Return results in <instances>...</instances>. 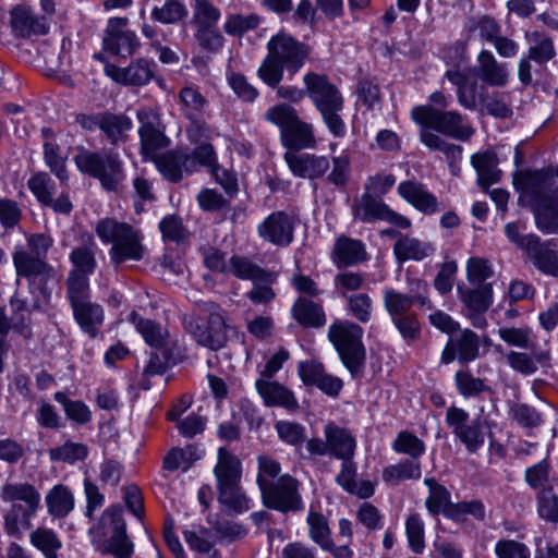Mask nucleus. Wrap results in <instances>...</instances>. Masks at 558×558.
Returning a JSON list of instances; mask_svg holds the SVG:
<instances>
[{
	"label": "nucleus",
	"mask_w": 558,
	"mask_h": 558,
	"mask_svg": "<svg viewBox=\"0 0 558 558\" xmlns=\"http://www.w3.org/2000/svg\"><path fill=\"white\" fill-rule=\"evenodd\" d=\"M336 263L353 265L366 259V251L363 243L350 238H339L335 245Z\"/></svg>",
	"instance_id": "58836bf2"
},
{
	"label": "nucleus",
	"mask_w": 558,
	"mask_h": 558,
	"mask_svg": "<svg viewBox=\"0 0 558 558\" xmlns=\"http://www.w3.org/2000/svg\"><path fill=\"white\" fill-rule=\"evenodd\" d=\"M353 215L355 218L365 222L385 220L402 229H409L411 227L410 219L393 211L385 203L374 198L369 193L362 195L355 203Z\"/></svg>",
	"instance_id": "dca6fc26"
},
{
	"label": "nucleus",
	"mask_w": 558,
	"mask_h": 558,
	"mask_svg": "<svg viewBox=\"0 0 558 558\" xmlns=\"http://www.w3.org/2000/svg\"><path fill=\"white\" fill-rule=\"evenodd\" d=\"M299 488L300 482L289 474L280 476L277 481L259 478V490L264 506L283 513L298 512L304 509Z\"/></svg>",
	"instance_id": "6e6552de"
},
{
	"label": "nucleus",
	"mask_w": 558,
	"mask_h": 558,
	"mask_svg": "<svg viewBox=\"0 0 558 558\" xmlns=\"http://www.w3.org/2000/svg\"><path fill=\"white\" fill-rule=\"evenodd\" d=\"M214 475L217 481V486L240 483L242 477V464L240 459L227 449L219 448Z\"/></svg>",
	"instance_id": "473e14b6"
},
{
	"label": "nucleus",
	"mask_w": 558,
	"mask_h": 558,
	"mask_svg": "<svg viewBox=\"0 0 558 558\" xmlns=\"http://www.w3.org/2000/svg\"><path fill=\"white\" fill-rule=\"evenodd\" d=\"M183 535L192 550L205 555L207 558H220L219 551L214 549V542L210 539L207 530L184 531Z\"/></svg>",
	"instance_id": "6e6d98bb"
},
{
	"label": "nucleus",
	"mask_w": 558,
	"mask_h": 558,
	"mask_svg": "<svg viewBox=\"0 0 558 558\" xmlns=\"http://www.w3.org/2000/svg\"><path fill=\"white\" fill-rule=\"evenodd\" d=\"M183 324L203 347L218 350L227 342L228 324L223 316H184Z\"/></svg>",
	"instance_id": "4468645a"
},
{
	"label": "nucleus",
	"mask_w": 558,
	"mask_h": 558,
	"mask_svg": "<svg viewBox=\"0 0 558 558\" xmlns=\"http://www.w3.org/2000/svg\"><path fill=\"white\" fill-rule=\"evenodd\" d=\"M159 230L165 241L180 243L190 236L189 230L182 219L175 215H168L159 222Z\"/></svg>",
	"instance_id": "13d9d810"
},
{
	"label": "nucleus",
	"mask_w": 558,
	"mask_h": 558,
	"mask_svg": "<svg viewBox=\"0 0 558 558\" xmlns=\"http://www.w3.org/2000/svg\"><path fill=\"white\" fill-rule=\"evenodd\" d=\"M99 530L102 536H109L105 547L107 553L116 558H129L131 556L133 544L126 535V524L120 506H111L102 512Z\"/></svg>",
	"instance_id": "ddd939ff"
},
{
	"label": "nucleus",
	"mask_w": 558,
	"mask_h": 558,
	"mask_svg": "<svg viewBox=\"0 0 558 558\" xmlns=\"http://www.w3.org/2000/svg\"><path fill=\"white\" fill-rule=\"evenodd\" d=\"M74 162L82 173L97 179L108 191L118 190L125 178L123 161L118 153L101 154L81 147Z\"/></svg>",
	"instance_id": "423d86ee"
},
{
	"label": "nucleus",
	"mask_w": 558,
	"mask_h": 558,
	"mask_svg": "<svg viewBox=\"0 0 558 558\" xmlns=\"http://www.w3.org/2000/svg\"><path fill=\"white\" fill-rule=\"evenodd\" d=\"M392 449L398 453L407 454L415 460L425 452V444L414 434L402 430L393 440Z\"/></svg>",
	"instance_id": "5fc2aeb1"
},
{
	"label": "nucleus",
	"mask_w": 558,
	"mask_h": 558,
	"mask_svg": "<svg viewBox=\"0 0 558 558\" xmlns=\"http://www.w3.org/2000/svg\"><path fill=\"white\" fill-rule=\"evenodd\" d=\"M446 424L469 452L475 453L484 446L488 429L485 418L477 416L470 422L465 410L451 405L446 411Z\"/></svg>",
	"instance_id": "9b49d317"
},
{
	"label": "nucleus",
	"mask_w": 558,
	"mask_h": 558,
	"mask_svg": "<svg viewBox=\"0 0 558 558\" xmlns=\"http://www.w3.org/2000/svg\"><path fill=\"white\" fill-rule=\"evenodd\" d=\"M294 226L295 216L279 210L266 217L257 231L265 241L277 246H288L293 241Z\"/></svg>",
	"instance_id": "a211bd4d"
},
{
	"label": "nucleus",
	"mask_w": 558,
	"mask_h": 558,
	"mask_svg": "<svg viewBox=\"0 0 558 558\" xmlns=\"http://www.w3.org/2000/svg\"><path fill=\"white\" fill-rule=\"evenodd\" d=\"M22 216V208L16 201L8 197L0 198V226L4 230H12L17 227Z\"/></svg>",
	"instance_id": "e2e57ef3"
},
{
	"label": "nucleus",
	"mask_w": 558,
	"mask_h": 558,
	"mask_svg": "<svg viewBox=\"0 0 558 558\" xmlns=\"http://www.w3.org/2000/svg\"><path fill=\"white\" fill-rule=\"evenodd\" d=\"M186 15V7L181 0H167L161 7H155L151 11V19L161 24H175Z\"/></svg>",
	"instance_id": "de8ad7c7"
},
{
	"label": "nucleus",
	"mask_w": 558,
	"mask_h": 558,
	"mask_svg": "<svg viewBox=\"0 0 558 558\" xmlns=\"http://www.w3.org/2000/svg\"><path fill=\"white\" fill-rule=\"evenodd\" d=\"M48 453L52 461L73 464L87 457L88 448L82 442L65 441L61 446L50 448Z\"/></svg>",
	"instance_id": "09e8293b"
},
{
	"label": "nucleus",
	"mask_w": 558,
	"mask_h": 558,
	"mask_svg": "<svg viewBox=\"0 0 558 558\" xmlns=\"http://www.w3.org/2000/svg\"><path fill=\"white\" fill-rule=\"evenodd\" d=\"M218 500L235 512H244L250 509V500L242 490L240 483L217 486Z\"/></svg>",
	"instance_id": "37998d69"
},
{
	"label": "nucleus",
	"mask_w": 558,
	"mask_h": 558,
	"mask_svg": "<svg viewBox=\"0 0 558 558\" xmlns=\"http://www.w3.org/2000/svg\"><path fill=\"white\" fill-rule=\"evenodd\" d=\"M95 243L92 235L87 236V242L84 246L76 247L72 251L70 255V260L75 266L73 271H80L85 274L86 277L90 275L96 266V260L94 256V247Z\"/></svg>",
	"instance_id": "603ef678"
},
{
	"label": "nucleus",
	"mask_w": 558,
	"mask_h": 558,
	"mask_svg": "<svg viewBox=\"0 0 558 558\" xmlns=\"http://www.w3.org/2000/svg\"><path fill=\"white\" fill-rule=\"evenodd\" d=\"M10 331L25 339L31 338V320L25 316H0V372L3 368L2 356L8 350L4 343V336Z\"/></svg>",
	"instance_id": "ea45409f"
},
{
	"label": "nucleus",
	"mask_w": 558,
	"mask_h": 558,
	"mask_svg": "<svg viewBox=\"0 0 558 558\" xmlns=\"http://www.w3.org/2000/svg\"><path fill=\"white\" fill-rule=\"evenodd\" d=\"M283 145L289 148H313L316 144L313 128L298 118L282 134Z\"/></svg>",
	"instance_id": "e433bc0d"
},
{
	"label": "nucleus",
	"mask_w": 558,
	"mask_h": 558,
	"mask_svg": "<svg viewBox=\"0 0 558 558\" xmlns=\"http://www.w3.org/2000/svg\"><path fill=\"white\" fill-rule=\"evenodd\" d=\"M29 543L45 558H59L58 551L62 548V541L52 529L46 526L36 527L29 533Z\"/></svg>",
	"instance_id": "4c0bfd02"
},
{
	"label": "nucleus",
	"mask_w": 558,
	"mask_h": 558,
	"mask_svg": "<svg viewBox=\"0 0 558 558\" xmlns=\"http://www.w3.org/2000/svg\"><path fill=\"white\" fill-rule=\"evenodd\" d=\"M0 498L9 507L2 512L3 531L21 539L32 529L33 520L41 505L39 490L28 482L7 480L0 487Z\"/></svg>",
	"instance_id": "f257e3e1"
},
{
	"label": "nucleus",
	"mask_w": 558,
	"mask_h": 558,
	"mask_svg": "<svg viewBox=\"0 0 558 558\" xmlns=\"http://www.w3.org/2000/svg\"><path fill=\"white\" fill-rule=\"evenodd\" d=\"M228 271L241 280H250L253 283H275L277 274L275 271L266 270L250 258L241 255H233L229 260Z\"/></svg>",
	"instance_id": "cd10ccee"
},
{
	"label": "nucleus",
	"mask_w": 558,
	"mask_h": 558,
	"mask_svg": "<svg viewBox=\"0 0 558 558\" xmlns=\"http://www.w3.org/2000/svg\"><path fill=\"white\" fill-rule=\"evenodd\" d=\"M457 290L461 302L472 312L484 313L492 304L493 289L489 283L480 284L474 289L458 286Z\"/></svg>",
	"instance_id": "c9c22d12"
},
{
	"label": "nucleus",
	"mask_w": 558,
	"mask_h": 558,
	"mask_svg": "<svg viewBox=\"0 0 558 558\" xmlns=\"http://www.w3.org/2000/svg\"><path fill=\"white\" fill-rule=\"evenodd\" d=\"M421 477V464L413 460H404L398 464L389 465L383 471V480L390 484H397L404 480H417Z\"/></svg>",
	"instance_id": "a18cd8bd"
},
{
	"label": "nucleus",
	"mask_w": 558,
	"mask_h": 558,
	"mask_svg": "<svg viewBox=\"0 0 558 558\" xmlns=\"http://www.w3.org/2000/svg\"><path fill=\"white\" fill-rule=\"evenodd\" d=\"M497 558H531L529 547L514 539H500L495 545Z\"/></svg>",
	"instance_id": "774afa93"
},
{
	"label": "nucleus",
	"mask_w": 558,
	"mask_h": 558,
	"mask_svg": "<svg viewBox=\"0 0 558 558\" xmlns=\"http://www.w3.org/2000/svg\"><path fill=\"white\" fill-rule=\"evenodd\" d=\"M66 286L73 314H96L100 311L97 304H93L89 301L88 277L85 274L71 271Z\"/></svg>",
	"instance_id": "5701e85b"
},
{
	"label": "nucleus",
	"mask_w": 558,
	"mask_h": 558,
	"mask_svg": "<svg viewBox=\"0 0 558 558\" xmlns=\"http://www.w3.org/2000/svg\"><path fill=\"white\" fill-rule=\"evenodd\" d=\"M311 454L335 459H353L356 450V440L350 429L329 422L324 426V439L311 438L306 442Z\"/></svg>",
	"instance_id": "9d476101"
},
{
	"label": "nucleus",
	"mask_w": 558,
	"mask_h": 558,
	"mask_svg": "<svg viewBox=\"0 0 558 558\" xmlns=\"http://www.w3.org/2000/svg\"><path fill=\"white\" fill-rule=\"evenodd\" d=\"M529 260L542 274L558 278V250L551 241H539Z\"/></svg>",
	"instance_id": "f704fd0d"
},
{
	"label": "nucleus",
	"mask_w": 558,
	"mask_h": 558,
	"mask_svg": "<svg viewBox=\"0 0 558 558\" xmlns=\"http://www.w3.org/2000/svg\"><path fill=\"white\" fill-rule=\"evenodd\" d=\"M47 512L54 519L66 518L74 509L73 492L63 484L52 486L45 496Z\"/></svg>",
	"instance_id": "7c9ffc66"
},
{
	"label": "nucleus",
	"mask_w": 558,
	"mask_h": 558,
	"mask_svg": "<svg viewBox=\"0 0 558 558\" xmlns=\"http://www.w3.org/2000/svg\"><path fill=\"white\" fill-rule=\"evenodd\" d=\"M284 160L294 175L310 180L322 178L330 168L327 157L313 154L287 151Z\"/></svg>",
	"instance_id": "4be33fe9"
},
{
	"label": "nucleus",
	"mask_w": 558,
	"mask_h": 558,
	"mask_svg": "<svg viewBox=\"0 0 558 558\" xmlns=\"http://www.w3.org/2000/svg\"><path fill=\"white\" fill-rule=\"evenodd\" d=\"M259 22V16L254 13L247 15L229 14L226 17L223 29L228 35L242 36L246 32L255 29Z\"/></svg>",
	"instance_id": "4d7b16f0"
},
{
	"label": "nucleus",
	"mask_w": 558,
	"mask_h": 558,
	"mask_svg": "<svg viewBox=\"0 0 558 558\" xmlns=\"http://www.w3.org/2000/svg\"><path fill=\"white\" fill-rule=\"evenodd\" d=\"M538 515L551 523L558 522V495L553 486H548L538 492L536 497Z\"/></svg>",
	"instance_id": "864d4df0"
},
{
	"label": "nucleus",
	"mask_w": 558,
	"mask_h": 558,
	"mask_svg": "<svg viewBox=\"0 0 558 558\" xmlns=\"http://www.w3.org/2000/svg\"><path fill=\"white\" fill-rule=\"evenodd\" d=\"M424 483L429 488V495L425 501L427 510L433 514L442 512L449 517V512L453 506V504H451L449 500L450 493L445 486L438 484L434 478H425Z\"/></svg>",
	"instance_id": "a19ab883"
},
{
	"label": "nucleus",
	"mask_w": 558,
	"mask_h": 558,
	"mask_svg": "<svg viewBox=\"0 0 558 558\" xmlns=\"http://www.w3.org/2000/svg\"><path fill=\"white\" fill-rule=\"evenodd\" d=\"M220 10L208 0H194L192 25L196 29L217 27Z\"/></svg>",
	"instance_id": "79ce46f5"
},
{
	"label": "nucleus",
	"mask_w": 558,
	"mask_h": 558,
	"mask_svg": "<svg viewBox=\"0 0 558 558\" xmlns=\"http://www.w3.org/2000/svg\"><path fill=\"white\" fill-rule=\"evenodd\" d=\"M445 76L457 86L458 101L462 107L475 110L478 104H483L485 86H480L476 81H470L459 71H447Z\"/></svg>",
	"instance_id": "a878e982"
},
{
	"label": "nucleus",
	"mask_w": 558,
	"mask_h": 558,
	"mask_svg": "<svg viewBox=\"0 0 558 558\" xmlns=\"http://www.w3.org/2000/svg\"><path fill=\"white\" fill-rule=\"evenodd\" d=\"M524 226L520 222H509L505 226V234L508 240L522 250L529 257L541 239L535 234H523Z\"/></svg>",
	"instance_id": "3c124183"
},
{
	"label": "nucleus",
	"mask_w": 558,
	"mask_h": 558,
	"mask_svg": "<svg viewBox=\"0 0 558 558\" xmlns=\"http://www.w3.org/2000/svg\"><path fill=\"white\" fill-rule=\"evenodd\" d=\"M405 532L409 547L415 554H421L425 548L424 523L418 514H411L405 521Z\"/></svg>",
	"instance_id": "680f3d73"
},
{
	"label": "nucleus",
	"mask_w": 558,
	"mask_h": 558,
	"mask_svg": "<svg viewBox=\"0 0 558 558\" xmlns=\"http://www.w3.org/2000/svg\"><path fill=\"white\" fill-rule=\"evenodd\" d=\"M550 464L543 460L530 468L525 471V482L533 489H544L548 486L550 482Z\"/></svg>",
	"instance_id": "69168bd1"
},
{
	"label": "nucleus",
	"mask_w": 558,
	"mask_h": 558,
	"mask_svg": "<svg viewBox=\"0 0 558 558\" xmlns=\"http://www.w3.org/2000/svg\"><path fill=\"white\" fill-rule=\"evenodd\" d=\"M132 128L133 122L126 114L104 111L100 131L111 145L124 143L128 140L129 132Z\"/></svg>",
	"instance_id": "72a5a7b5"
},
{
	"label": "nucleus",
	"mask_w": 558,
	"mask_h": 558,
	"mask_svg": "<svg viewBox=\"0 0 558 558\" xmlns=\"http://www.w3.org/2000/svg\"><path fill=\"white\" fill-rule=\"evenodd\" d=\"M411 117L422 126L460 141H468L474 134V130L464 124L463 117L458 111H444L432 105H423L414 107Z\"/></svg>",
	"instance_id": "1a4fd4ad"
},
{
	"label": "nucleus",
	"mask_w": 558,
	"mask_h": 558,
	"mask_svg": "<svg viewBox=\"0 0 558 558\" xmlns=\"http://www.w3.org/2000/svg\"><path fill=\"white\" fill-rule=\"evenodd\" d=\"M452 345L458 350L460 361L470 362L475 360L478 355V337L469 329H465L457 343Z\"/></svg>",
	"instance_id": "338daca9"
},
{
	"label": "nucleus",
	"mask_w": 558,
	"mask_h": 558,
	"mask_svg": "<svg viewBox=\"0 0 558 558\" xmlns=\"http://www.w3.org/2000/svg\"><path fill=\"white\" fill-rule=\"evenodd\" d=\"M136 118L140 122L141 154L145 160H150L157 156L158 150L170 145V138L165 133L159 108L142 107L136 111Z\"/></svg>",
	"instance_id": "f8f14e48"
},
{
	"label": "nucleus",
	"mask_w": 558,
	"mask_h": 558,
	"mask_svg": "<svg viewBox=\"0 0 558 558\" xmlns=\"http://www.w3.org/2000/svg\"><path fill=\"white\" fill-rule=\"evenodd\" d=\"M311 54V48L288 33L280 32L267 43V56L257 70V76L269 87L281 83L284 70L298 73Z\"/></svg>",
	"instance_id": "f03ea898"
},
{
	"label": "nucleus",
	"mask_w": 558,
	"mask_h": 558,
	"mask_svg": "<svg viewBox=\"0 0 558 558\" xmlns=\"http://www.w3.org/2000/svg\"><path fill=\"white\" fill-rule=\"evenodd\" d=\"M159 172L170 182H179L184 173L195 171V161L190 154L182 150H169L151 158Z\"/></svg>",
	"instance_id": "aec40b11"
},
{
	"label": "nucleus",
	"mask_w": 558,
	"mask_h": 558,
	"mask_svg": "<svg viewBox=\"0 0 558 558\" xmlns=\"http://www.w3.org/2000/svg\"><path fill=\"white\" fill-rule=\"evenodd\" d=\"M522 194L532 202L537 228L544 233H558V177L529 172L522 180Z\"/></svg>",
	"instance_id": "7ed1b4c3"
},
{
	"label": "nucleus",
	"mask_w": 558,
	"mask_h": 558,
	"mask_svg": "<svg viewBox=\"0 0 558 558\" xmlns=\"http://www.w3.org/2000/svg\"><path fill=\"white\" fill-rule=\"evenodd\" d=\"M362 337L363 329L351 322H336L329 327L328 338L352 376H357L365 364L366 350Z\"/></svg>",
	"instance_id": "0eeeda50"
},
{
	"label": "nucleus",
	"mask_w": 558,
	"mask_h": 558,
	"mask_svg": "<svg viewBox=\"0 0 558 558\" xmlns=\"http://www.w3.org/2000/svg\"><path fill=\"white\" fill-rule=\"evenodd\" d=\"M54 400L59 402L66 417L80 425L87 424L92 421V412L89 408L81 400H71L68 396L58 391L54 393Z\"/></svg>",
	"instance_id": "49530a36"
},
{
	"label": "nucleus",
	"mask_w": 558,
	"mask_h": 558,
	"mask_svg": "<svg viewBox=\"0 0 558 558\" xmlns=\"http://www.w3.org/2000/svg\"><path fill=\"white\" fill-rule=\"evenodd\" d=\"M12 259L17 277L26 278L32 284L44 286L56 276L51 265L25 248H16Z\"/></svg>",
	"instance_id": "f3484780"
},
{
	"label": "nucleus",
	"mask_w": 558,
	"mask_h": 558,
	"mask_svg": "<svg viewBox=\"0 0 558 558\" xmlns=\"http://www.w3.org/2000/svg\"><path fill=\"white\" fill-rule=\"evenodd\" d=\"M398 193L404 201L425 215H433L440 210L437 197L428 192L421 182L403 181L398 185Z\"/></svg>",
	"instance_id": "b1692460"
},
{
	"label": "nucleus",
	"mask_w": 558,
	"mask_h": 558,
	"mask_svg": "<svg viewBox=\"0 0 558 558\" xmlns=\"http://www.w3.org/2000/svg\"><path fill=\"white\" fill-rule=\"evenodd\" d=\"M435 246L416 238L399 234L393 245V254L399 263L421 262L435 253Z\"/></svg>",
	"instance_id": "c756f323"
},
{
	"label": "nucleus",
	"mask_w": 558,
	"mask_h": 558,
	"mask_svg": "<svg viewBox=\"0 0 558 558\" xmlns=\"http://www.w3.org/2000/svg\"><path fill=\"white\" fill-rule=\"evenodd\" d=\"M255 388L266 407L283 408L289 412H294L300 408L294 392L277 380L257 378Z\"/></svg>",
	"instance_id": "6ab92c4d"
},
{
	"label": "nucleus",
	"mask_w": 558,
	"mask_h": 558,
	"mask_svg": "<svg viewBox=\"0 0 558 558\" xmlns=\"http://www.w3.org/2000/svg\"><path fill=\"white\" fill-rule=\"evenodd\" d=\"M126 17H112L108 21L106 36L104 38V49L111 54L123 58L132 56L140 46L136 34L126 31Z\"/></svg>",
	"instance_id": "2eb2a0df"
},
{
	"label": "nucleus",
	"mask_w": 558,
	"mask_h": 558,
	"mask_svg": "<svg viewBox=\"0 0 558 558\" xmlns=\"http://www.w3.org/2000/svg\"><path fill=\"white\" fill-rule=\"evenodd\" d=\"M476 73L484 84L493 87H502L509 80L506 64L499 63L488 50L480 52Z\"/></svg>",
	"instance_id": "c85d7f7f"
},
{
	"label": "nucleus",
	"mask_w": 558,
	"mask_h": 558,
	"mask_svg": "<svg viewBox=\"0 0 558 558\" xmlns=\"http://www.w3.org/2000/svg\"><path fill=\"white\" fill-rule=\"evenodd\" d=\"M306 522L311 539L322 548L328 547L330 538V529L324 514L310 510Z\"/></svg>",
	"instance_id": "8fccbe9b"
},
{
	"label": "nucleus",
	"mask_w": 558,
	"mask_h": 558,
	"mask_svg": "<svg viewBox=\"0 0 558 558\" xmlns=\"http://www.w3.org/2000/svg\"><path fill=\"white\" fill-rule=\"evenodd\" d=\"M194 37L199 48L208 53L219 52L225 45V37L217 27L196 29Z\"/></svg>",
	"instance_id": "0e129e2a"
},
{
	"label": "nucleus",
	"mask_w": 558,
	"mask_h": 558,
	"mask_svg": "<svg viewBox=\"0 0 558 558\" xmlns=\"http://www.w3.org/2000/svg\"><path fill=\"white\" fill-rule=\"evenodd\" d=\"M10 26L15 37L27 38L46 35L49 25L45 16H38L26 5H15L10 11Z\"/></svg>",
	"instance_id": "412c9836"
},
{
	"label": "nucleus",
	"mask_w": 558,
	"mask_h": 558,
	"mask_svg": "<svg viewBox=\"0 0 558 558\" xmlns=\"http://www.w3.org/2000/svg\"><path fill=\"white\" fill-rule=\"evenodd\" d=\"M296 110L287 104L275 105L265 112V119L280 128L281 134L298 119Z\"/></svg>",
	"instance_id": "052dcab7"
},
{
	"label": "nucleus",
	"mask_w": 558,
	"mask_h": 558,
	"mask_svg": "<svg viewBox=\"0 0 558 558\" xmlns=\"http://www.w3.org/2000/svg\"><path fill=\"white\" fill-rule=\"evenodd\" d=\"M471 163L477 173V183L483 190L497 183L501 178L498 169V157L492 150L476 153L471 157Z\"/></svg>",
	"instance_id": "2f4dec72"
},
{
	"label": "nucleus",
	"mask_w": 558,
	"mask_h": 558,
	"mask_svg": "<svg viewBox=\"0 0 558 558\" xmlns=\"http://www.w3.org/2000/svg\"><path fill=\"white\" fill-rule=\"evenodd\" d=\"M105 71L112 80L125 85H145L153 77L150 63L143 59L137 60L124 69L108 64Z\"/></svg>",
	"instance_id": "bb28decb"
},
{
	"label": "nucleus",
	"mask_w": 558,
	"mask_h": 558,
	"mask_svg": "<svg viewBox=\"0 0 558 558\" xmlns=\"http://www.w3.org/2000/svg\"><path fill=\"white\" fill-rule=\"evenodd\" d=\"M306 96L322 114L323 121L336 137L345 134V124L340 117L343 97L338 87L325 74L307 72L303 76Z\"/></svg>",
	"instance_id": "20e7f679"
},
{
	"label": "nucleus",
	"mask_w": 558,
	"mask_h": 558,
	"mask_svg": "<svg viewBox=\"0 0 558 558\" xmlns=\"http://www.w3.org/2000/svg\"><path fill=\"white\" fill-rule=\"evenodd\" d=\"M275 429L281 441L290 446H300L305 440V427L292 421H278Z\"/></svg>",
	"instance_id": "bf43d9fd"
},
{
	"label": "nucleus",
	"mask_w": 558,
	"mask_h": 558,
	"mask_svg": "<svg viewBox=\"0 0 558 558\" xmlns=\"http://www.w3.org/2000/svg\"><path fill=\"white\" fill-rule=\"evenodd\" d=\"M95 232L102 243L111 244L109 256L113 264L143 259L146 251L143 234L131 225L113 218H104L96 223Z\"/></svg>",
	"instance_id": "39448f33"
},
{
	"label": "nucleus",
	"mask_w": 558,
	"mask_h": 558,
	"mask_svg": "<svg viewBox=\"0 0 558 558\" xmlns=\"http://www.w3.org/2000/svg\"><path fill=\"white\" fill-rule=\"evenodd\" d=\"M132 323L150 347L163 348L170 343V332L166 318L132 316Z\"/></svg>",
	"instance_id": "393cba45"
},
{
	"label": "nucleus",
	"mask_w": 558,
	"mask_h": 558,
	"mask_svg": "<svg viewBox=\"0 0 558 558\" xmlns=\"http://www.w3.org/2000/svg\"><path fill=\"white\" fill-rule=\"evenodd\" d=\"M423 126L420 133L421 142L432 150H438L445 154L446 158L452 163L461 158L462 147L452 143L446 142L439 135L433 133Z\"/></svg>",
	"instance_id": "c03bdc74"
}]
</instances>
